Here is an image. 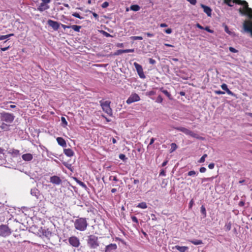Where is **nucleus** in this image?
Returning a JSON list of instances; mask_svg holds the SVG:
<instances>
[{
  "label": "nucleus",
  "mask_w": 252,
  "mask_h": 252,
  "mask_svg": "<svg viewBox=\"0 0 252 252\" xmlns=\"http://www.w3.org/2000/svg\"><path fill=\"white\" fill-rule=\"evenodd\" d=\"M173 249L179 251L180 252H187L189 250V248L187 246H180L178 245L175 246Z\"/></svg>",
  "instance_id": "nucleus-19"
},
{
  "label": "nucleus",
  "mask_w": 252,
  "mask_h": 252,
  "mask_svg": "<svg viewBox=\"0 0 252 252\" xmlns=\"http://www.w3.org/2000/svg\"><path fill=\"white\" fill-rule=\"evenodd\" d=\"M93 16L97 20H98V15L95 12H92Z\"/></svg>",
  "instance_id": "nucleus-60"
},
{
  "label": "nucleus",
  "mask_w": 252,
  "mask_h": 252,
  "mask_svg": "<svg viewBox=\"0 0 252 252\" xmlns=\"http://www.w3.org/2000/svg\"><path fill=\"white\" fill-rule=\"evenodd\" d=\"M207 157V154H204L203 155V156L200 158L198 162L200 163H202L205 161V158Z\"/></svg>",
  "instance_id": "nucleus-37"
},
{
  "label": "nucleus",
  "mask_w": 252,
  "mask_h": 252,
  "mask_svg": "<svg viewBox=\"0 0 252 252\" xmlns=\"http://www.w3.org/2000/svg\"><path fill=\"white\" fill-rule=\"evenodd\" d=\"M149 61L150 63H151L152 64H154L156 63V61L152 58H150L149 59Z\"/></svg>",
  "instance_id": "nucleus-53"
},
{
  "label": "nucleus",
  "mask_w": 252,
  "mask_h": 252,
  "mask_svg": "<svg viewBox=\"0 0 252 252\" xmlns=\"http://www.w3.org/2000/svg\"><path fill=\"white\" fill-rule=\"evenodd\" d=\"M164 32L167 34H170L172 32V31L171 29L168 28L167 29L165 30Z\"/></svg>",
  "instance_id": "nucleus-50"
},
{
  "label": "nucleus",
  "mask_w": 252,
  "mask_h": 252,
  "mask_svg": "<svg viewBox=\"0 0 252 252\" xmlns=\"http://www.w3.org/2000/svg\"><path fill=\"white\" fill-rule=\"evenodd\" d=\"M200 6L203 9V11L207 15L208 17H211L212 16V9L203 4H200Z\"/></svg>",
  "instance_id": "nucleus-12"
},
{
  "label": "nucleus",
  "mask_w": 252,
  "mask_h": 252,
  "mask_svg": "<svg viewBox=\"0 0 252 252\" xmlns=\"http://www.w3.org/2000/svg\"><path fill=\"white\" fill-rule=\"evenodd\" d=\"M99 103L103 111L107 113L109 116H112V110L110 107V101H103L102 100H100L99 101Z\"/></svg>",
  "instance_id": "nucleus-6"
},
{
  "label": "nucleus",
  "mask_w": 252,
  "mask_h": 252,
  "mask_svg": "<svg viewBox=\"0 0 252 252\" xmlns=\"http://www.w3.org/2000/svg\"><path fill=\"white\" fill-rule=\"evenodd\" d=\"M194 204V201H193V200L192 199L190 201H189V209H191L193 206Z\"/></svg>",
  "instance_id": "nucleus-51"
},
{
  "label": "nucleus",
  "mask_w": 252,
  "mask_h": 252,
  "mask_svg": "<svg viewBox=\"0 0 252 252\" xmlns=\"http://www.w3.org/2000/svg\"><path fill=\"white\" fill-rule=\"evenodd\" d=\"M200 211H201V214L203 215L204 217V218L206 217L207 214H206V208L204 205L201 206V208H200Z\"/></svg>",
  "instance_id": "nucleus-31"
},
{
  "label": "nucleus",
  "mask_w": 252,
  "mask_h": 252,
  "mask_svg": "<svg viewBox=\"0 0 252 252\" xmlns=\"http://www.w3.org/2000/svg\"><path fill=\"white\" fill-rule=\"evenodd\" d=\"M196 173L194 170L190 171L188 173V175L189 176H194L195 175H196Z\"/></svg>",
  "instance_id": "nucleus-40"
},
{
  "label": "nucleus",
  "mask_w": 252,
  "mask_h": 252,
  "mask_svg": "<svg viewBox=\"0 0 252 252\" xmlns=\"http://www.w3.org/2000/svg\"><path fill=\"white\" fill-rule=\"evenodd\" d=\"M187 1L193 5H195L197 3L196 0H187Z\"/></svg>",
  "instance_id": "nucleus-45"
},
{
  "label": "nucleus",
  "mask_w": 252,
  "mask_h": 252,
  "mask_svg": "<svg viewBox=\"0 0 252 252\" xmlns=\"http://www.w3.org/2000/svg\"><path fill=\"white\" fill-rule=\"evenodd\" d=\"M205 31H207L208 32H210V33H213L214 32V31L212 30H211L209 27H206L204 29Z\"/></svg>",
  "instance_id": "nucleus-46"
},
{
  "label": "nucleus",
  "mask_w": 252,
  "mask_h": 252,
  "mask_svg": "<svg viewBox=\"0 0 252 252\" xmlns=\"http://www.w3.org/2000/svg\"><path fill=\"white\" fill-rule=\"evenodd\" d=\"M9 47H10L9 46H7V47H1L0 48V50L2 51H5L7 50H8L9 48Z\"/></svg>",
  "instance_id": "nucleus-58"
},
{
  "label": "nucleus",
  "mask_w": 252,
  "mask_h": 252,
  "mask_svg": "<svg viewBox=\"0 0 252 252\" xmlns=\"http://www.w3.org/2000/svg\"><path fill=\"white\" fill-rule=\"evenodd\" d=\"M49 8V6L44 3L41 2L37 7V10L40 12H42Z\"/></svg>",
  "instance_id": "nucleus-17"
},
{
  "label": "nucleus",
  "mask_w": 252,
  "mask_h": 252,
  "mask_svg": "<svg viewBox=\"0 0 252 252\" xmlns=\"http://www.w3.org/2000/svg\"><path fill=\"white\" fill-rule=\"evenodd\" d=\"M145 34L146 35H147V36L148 37H153L154 36V34L153 33H151L150 32H146V33H145Z\"/></svg>",
  "instance_id": "nucleus-57"
},
{
  "label": "nucleus",
  "mask_w": 252,
  "mask_h": 252,
  "mask_svg": "<svg viewBox=\"0 0 252 252\" xmlns=\"http://www.w3.org/2000/svg\"><path fill=\"white\" fill-rule=\"evenodd\" d=\"M56 140L59 145L62 146L63 147H66V141L63 138L57 137Z\"/></svg>",
  "instance_id": "nucleus-20"
},
{
  "label": "nucleus",
  "mask_w": 252,
  "mask_h": 252,
  "mask_svg": "<svg viewBox=\"0 0 252 252\" xmlns=\"http://www.w3.org/2000/svg\"><path fill=\"white\" fill-rule=\"evenodd\" d=\"M75 180H76V182L80 186H81L82 187H83L84 189H86L87 188V186H86V184L84 183H83V182L78 180L77 178H75Z\"/></svg>",
  "instance_id": "nucleus-32"
},
{
  "label": "nucleus",
  "mask_w": 252,
  "mask_h": 252,
  "mask_svg": "<svg viewBox=\"0 0 252 252\" xmlns=\"http://www.w3.org/2000/svg\"><path fill=\"white\" fill-rule=\"evenodd\" d=\"M119 158L123 160H124L126 158V156L124 154H120L119 155Z\"/></svg>",
  "instance_id": "nucleus-56"
},
{
  "label": "nucleus",
  "mask_w": 252,
  "mask_h": 252,
  "mask_svg": "<svg viewBox=\"0 0 252 252\" xmlns=\"http://www.w3.org/2000/svg\"><path fill=\"white\" fill-rule=\"evenodd\" d=\"M215 93L216 94H224V92H222L220 90H217V91H215Z\"/></svg>",
  "instance_id": "nucleus-47"
},
{
  "label": "nucleus",
  "mask_w": 252,
  "mask_h": 252,
  "mask_svg": "<svg viewBox=\"0 0 252 252\" xmlns=\"http://www.w3.org/2000/svg\"><path fill=\"white\" fill-rule=\"evenodd\" d=\"M98 237L94 235H90L88 237L87 244L90 249H95L99 246Z\"/></svg>",
  "instance_id": "nucleus-4"
},
{
  "label": "nucleus",
  "mask_w": 252,
  "mask_h": 252,
  "mask_svg": "<svg viewBox=\"0 0 252 252\" xmlns=\"http://www.w3.org/2000/svg\"><path fill=\"white\" fill-rule=\"evenodd\" d=\"M109 180H113L116 182L118 181V179L117 177V176H110L109 177Z\"/></svg>",
  "instance_id": "nucleus-43"
},
{
  "label": "nucleus",
  "mask_w": 252,
  "mask_h": 252,
  "mask_svg": "<svg viewBox=\"0 0 252 252\" xmlns=\"http://www.w3.org/2000/svg\"><path fill=\"white\" fill-rule=\"evenodd\" d=\"M64 154L68 157H71L74 155V152L71 149H64L63 150Z\"/></svg>",
  "instance_id": "nucleus-22"
},
{
  "label": "nucleus",
  "mask_w": 252,
  "mask_h": 252,
  "mask_svg": "<svg viewBox=\"0 0 252 252\" xmlns=\"http://www.w3.org/2000/svg\"><path fill=\"white\" fill-rule=\"evenodd\" d=\"M14 116L13 114L3 112L0 113V128L4 131L9 130L11 124L13 122Z\"/></svg>",
  "instance_id": "nucleus-2"
},
{
  "label": "nucleus",
  "mask_w": 252,
  "mask_h": 252,
  "mask_svg": "<svg viewBox=\"0 0 252 252\" xmlns=\"http://www.w3.org/2000/svg\"><path fill=\"white\" fill-rule=\"evenodd\" d=\"M11 233V229L7 225H0V236L6 237Z\"/></svg>",
  "instance_id": "nucleus-7"
},
{
  "label": "nucleus",
  "mask_w": 252,
  "mask_h": 252,
  "mask_svg": "<svg viewBox=\"0 0 252 252\" xmlns=\"http://www.w3.org/2000/svg\"><path fill=\"white\" fill-rule=\"evenodd\" d=\"M206 169L205 167H202L200 168V169H199V171L201 173H204L205 172H206Z\"/></svg>",
  "instance_id": "nucleus-54"
},
{
  "label": "nucleus",
  "mask_w": 252,
  "mask_h": 252,
  "mask_svg": "<svg viewBox=\"0 0 252 252\" xmlns=\"http://www.w3.org/2000/svg\"><path fill=\"white\" fill-rule=\"evenodd\" d=\"M177 148V145L174 143H173L171 144V149L170 150V153H172L173 152L175 151Z\"/></svg>",
  "instance_id": "nucleus-33"
},
{
  "label": "nucleus",
  "mask_w": 252,
  "mask_h": 252,
  "mask_svg": "<svg viewBox=\"0 0 252 252\" xmlns=\"http://www.w3.org/2000/svg\"><path fill=\"white\" fill-rule=\"evenodd\" d=\"M214 179L213 177H209V178H203L201 179L202 183L207 182V181H211Z\"/></svg>",
  "instance_id": "nucleus-35"
},
{
  "label": "nucleus",
  "mask_w": 252,
  "mask_h": 252,
  "mask_svg": "<svg viewBox=\"0 0 252 252\" xmlns=\"http://www.w3.org/2000/svg\"><path fill=\"white\" fill-rule=\"evenodd\" d=\"M155 94H156L155 92H154L153 91H151L148 93V95H153Z\"/></svg>",
  "instance_id": "nucleus-62"
},
{
  "label": "nucleus",
  "mask_w": 252,
  "mask_h": 252,
  "mask_svg": "<svg viewBox=\"0 0 252 252\" xmlns=\"http://www.w3.org/2000/svg\"><path fill=\"white\" fill-rule=\"evenodd\" d=\"M117 246L116 244H110L105 247V252H112V250H116Z\"/></svg>",
  "instance_id": "nucleus-15"
},
{
  "label": "nucleus",
  "mask_w": 252,
  "mask_h": 252,
  "mask_svg": "<svg viewBox=\"0 0 252 252\" xmlns=\"http://www.w3.org/2000/svg\"><path fill=\"white\" fill-rule=\"evenodd\" d=\"M132 40H142L143 37L140 36H131L130 37Z\"/></svg>",
  "instance_id": "nucleus-38"
},
{
  "label": "nucleus",
  "mask_w": 252,
  "mask_h": 252,
  "mask_svg": "<svg viewBox=\"0 0 252 252\" xmlns=\"http://www.w3.org/2000/svg\"><path fill=\"white\" fill-rule=\"evenodd\" d=\"M162 101H163V98H162V96L161 95H159L157 97V98L156 99V102L158 103H161L162 102Z\"/></svg>",
  "instance_id": "nucleus-39"
},
{
  "label": "nucleus",
  "mask_w": 252,
  "mask_h": 252,
  "mask_svg": "<svg viewBox=\"0 0 252 252\" xmlns=\"http://www.w3.org/2000/svg\"><path fill=\"white\" fill-rule=\"evenodd\" d=\"M215 164L214 163H211L208 165V168L210 169H212L214 168Z\"/></svg>",
  "instance_id": "nucleus-52"
},
{
  "label": "nucleus",
  "mask_w": 252,
  "mask_h": 252,
  "mask_svg": "<svg viewBox=\"0 0 252 252\" xmlns=\"http://www.w3.org/2000/svg\"><path fill=\"white\" fill-rule=\"evenodd\" d=\"M116 46L119 48H122L124 47V43H118L116 44Z\"/></svg>",
  "instance_id": "nucleus-59"
},
{
  "label": "nucleus",
  "mask_w": 252,
  "mask_h": 252,
  "mask_svg": "<svg viewBox=\"0 0 252 252\" xmlns=\"http://www.w3.org/2000/svg\"><path fill=\"white\" fill-rule=\"evenodd\" d=\"M140 100L139 96L136 93L132 94L128 99L126 100V102L128 104H130L133 102L138 101Z\"/></svg>",
  "instance_id": "nucleus-8"
},
{
  "label": "nucleus",
  "mask_w": 252,
  "mask_h": 252,
  "mask_svg": "<svg viewBox=\"0 0 252 252\" xmlns=\"http://www.w3.org/2000/svg\"><path fill=\"white\" fill-rule=\"evenodd\" d=\"M47 23L55 31H57L60 28V24L57 21L50 19L48 20Z\"/></svg>",
  "instance_id": "nucleus-11"
},
{
  "label": "nucleus",
  "mask_w": 252,
  "mask_h": 252,
  "mask_svg": "<svg viewBox=\"0 0 252 252\" xmlns=\"http://www.w3.org/2000/svg\"><path fill=\"white\" fill-rule=\"evenodd\" d=\"M174 128L175 129H176L178 131H181V132L184 133L186 135H189V136H191L192 137L195 138L196 139H202V138L200 137L197 134L193 132V131L190 130L189 129L186 127L180 126V127H174Z\"/></svg>",
  "instance_id": "nucleus-5"
},
{
  "label": "nucleus",
  "mask_w": 252,
  "mask_h": 252,
  "mask_svg": "<svg viewBox=\"0 0 252 252\" xmlns=\"http://www.w3.org/2000/svg\"><path fill=\"white\" fill-rule=\"evenodd\" d=\"M130 8L132 11H137L140 10V7L138 5L133 4L130 6Z\"/></svg>",
  "instance_id": "nucleus-26"
},
{
  "label": "nucleus",
  "mask_w": 252,
  "mask_h": 252,
  "mask_svg": "<svg viewBox=\"0 0 252 252\" xmlns=\"http://www.w3.org/2000/svg\"><path fill=\"white\" fill-rule=\"evenodd\" d=\"M159 26L161 28H164L167 27V25L166 23H161Z\"/></svg>",
  "instance_id": "nucleus-64"
},
{
  "label": "nucleus",
  "mask_w": 252,
  "mask_h": 252,
  "mask_svg": "<svg viewBox=\"0 0 252 252\" xmlns=\"http://www.w3.org/2000/svg\"><path fill=\"white\" fill-rule=\"evenodd\" d=\"M231 225H232V223L230 221L226 223L224 226L225 230L227 231L230 230V229H231Z\"/></svg>",
  "instance_id": "nucleus-30"
},
{
  "label": "nucleus",
  "mask_w": 252,
  "mask_h": 252,
  "mask_svg": "<svg viewBox=\"0 0 252 252\" xmlns=\"http://www.w3.org/2000/svg\"><path fill=\"white\" fill-rule=\"evenodd\" d=\"M160 91L163 93L170 100L172 99L171 94L166 90H164L163 87L160 88Z\"/></svg>",
  "instance_id": "nucleus-23"
},
{
  "label": "nucleus",
  "mask_w": 252,
  "mask_h": 252,
  "mask_svg": "<svg viewBox=\"0 0 252 252\" xmlns=\"http://www.w3.org/2000/svg\"><path fill=\"white\" fill-rule=\"evenodd\" d=\"M61 26L63 28V29H69L70 28V26H67V25H63V24H61Z\"/></svg>",
  "instance_id": "nucleus-61"
},
{
  "label": "nucleus",
  "mask_w": 252,
  "mask_h": 252,
  "mask_svg": "<svg viewBox=\"0 0 252 252\" xmlns=\"http://www.w3.org/2000/svg\"><path fill=\"white\" fill-rule=\"evenodd\" d=\"M72 15L75 17H76V18H78L80 19H83V17H81L79 14L78 13H77V12H74L73 13H72Z\"/></svg>",
  "instance_id": "nucleus-41"
},
{
  "label": "nucleus",
  "mask_w": 252,
  "mask_h": 252,
  "mask_svg": "<svg viewBox=\"0 0 252 252\" xmlns=\"http://www.w3.org/2000/svg\"><path fill=\"white\" fill-rule=\"evenodd\" d=\"M131 220L133 222L136 223V224H138V220L137 218L135 216H132L131 217Z\"/></svg>",
  "instance_id": "nucleus-44"
},
{
  "label": "nucleus",
  "mask_w": 252,
  "mask_h": 252,
  "mask_svg": "<svg viewBox=\"0 0 252 252\" xmlns=\"http://www.w3.org/2000/svg\"><path fill=\"white\" fill-rule=\"evenodd\" d=\"M237 4L241 5L243 8L238 9L239 13L242 15H246L249 18L243 23V28L245 31L250 32L252 36V9L249 7L248 3L246 0H234Z\"/></svg>",
  "instance_id": "nucleus-1"
},
{
  "label": "nucleus",
  "mask_w": 252,
  "mask_h": 252,
  "mask_svg": "<svg viewBox=\"0 0 252 252\" xmlns=\"http://www.w3.org/2000/svg\"><path fill=\"white\" fill-rule=\"evenodd\" d=\"M69 27H70V28H71L74 31L77 32H79L81 28V26L75 25L70 26Z\"/></svg>",
  "instance_id": "nucleus-24"
},
{
  "label": "nucleus",
  "mask_w": 252,
  "mask_h": 252,
  "mask_svg": "<svg viewBox=\"0 0 252 252\" xmlns=\"http://www.w3.org/2000/svg\"><path fill=\"white\" fill-rule=\"evenodd\" d=\"M245 202L244 200H241L238 204V205L240 207H243L245 205Z\"/></svg>",
  "instance_id": "nucleus-49"
},
{
  "label": "nucleus",
  "mask_w": 252,
  "mask_h": 252,
  "mask_svg": "<svg viewBox=\"0 0 252 252\" xmlns=\"http://www.w3.org/2000/svg\"><path fill=\"white\" fill-rule=\"evenodd\" d=\"M221 88L223 90L225 91L227 93V94H228L231 96L235 95V94L232 91H231L230 90H229L228 89L227 86L226 84H225V83L222 84L221 85Z\"/></svg>",
  "instance_id": "nucleus-18"
},
{
  "label": "nucleus",
  "mask_w": 252,
  "mask_h": 252,
  "mask_svg": "<svg viewBox=\"0 0 252 252\" xmlns=\"http://www.w3.org/2000/svg\"><path fill=\"white\" fill-rule=\"evenodd\" d=\"M234 0H224V2L228 5L229 6L232 7L233 6V3H236L233 1Z\"/></svg>",
  "instance_id": "nucleus-27"
},
{
  "label": "nucleus",
  "mask_w": 252,
  "mask_h": 252,
  "mask_svg": "<svg viewBox=\"0 0 252 252\" xmlns=\"http://www.w3.org/2000/svg\"><path fill=\"white\" fill-rule=\"evenodd\" d=\"M229 50L231 52L234 53H236L238 52V51L237 50H236V49H235L234 48H233L232 47H229Z\"/></svg>",
  "instance_id": "nucleus-42"
},
{
  "label": "nucleus",
  "mask_w": 252,
  "mask_h": 252,
  "mask_svg": "<svg viewBox=\"0 0 252 252\" xmlns=\"http://www.w3.org/2000/svg\"><path fill=\"white\" fill-rule=\"evenodd\" d=\"M133 65H134L139 77L141 78H143V79L145 78V75L144 73L142 66L140 64H138V63H137L136 62L134 63Z\"/></svg>",
  "instance_id": "nucleus-9"
},
{
  "label": "nucleus",
  "mask_w": 252,
  "mask_h": 252,
  "mask_svg": "<svg viewBox=\"0 0 252 252\" xmlns=\"http://www.w3.org/2000/svg\"><path fill=\"white\" fill-rule=\"evenodd\" d=\"M165 172L164 169H162L159 173L160 176H165Z\"/></svg>",
  "instance_id": "nucleus-55"
},
{
  "label": "nucleus",
  "mask_w": 252,
  "mask_h": 252,
  "mask_svg": "<svg viewBox=\"0 0 252 252\" xmlns=\"http://www.w3.org/2000/svg\"><path fill=\"white\" fill-rule=\"evenodd\" d=\"M22 157L23 160L28 161H31L33 158L32 155L30 153L24 154Z\"/></svg>",
  "instance_id": "nucleus-21"
},
{
  "label": "nucleus",
  "mask_w": 252,
  "mask_h": 252,
  "mask_svg": "<svg viewBox=\"0 0 252 252\" xmlns=\"http://www.w3.org/2000/svg\"><path fill=\"white\" fill-rule=\"evenodd\" d=\"M155 140V139L154 138L152 137V138L151 139V140H150V143H149V145H152V144L154 143V142Z\"/></svg>",
  "instance_id": "nucleus-63"
},
{
  "label": "nucleus",
  "mask_w": 252,
  "mask_h": 252,
  "mask_svg": "<svg viewBox=\"0 0 252 252\" xmlns=\"http://www.w3.org/2000/svg\"><path fill=\"white\" fill-rule=\"evenodd\" d=\"M14 35V33H10V34L4 35H0V40H4V39H6L10 36H12Z\"/></svg>",
  "instance_id": "nucleus-29"
},
{
  "label": "nucleus",
  "mask_w": 252,
  "mask_h": 252,
  "mask_svg": "<svg viewBox=\"0 0 252 252\" xmlns=\"http://www.w3.org/2000/svg\"><path fill=\"white\" fill-rule=\"evenodd\" d=\"M191 243L195 245H201L203 244V242L201 240H189V241Z\"/></svg>",
  "instance_id": "nucleus-25"
},
{
  "label": "nucleus",
  "mask_w": 252,
  "mask_h": 252,
  "mask_svg": "<svg viewBox=\"0 0 252 252\" xmlns=\"http://www.w3.org/2000/svg\"><path fill=\"white\" fill-rule=\"evenodd\" d=\"M50 182L56 185H60L62 183V180L59 177L53 176L50 178Z\"/></svg>",
  "instance_id": "nucleus-14"
},
{
  "label": "nucleus",
  "mask_w": 252,
  "mask_h": 252,
  "mask_svg": "<svg viewBox=\"0 0 252 252\" xmlns=\"http://www.w3.org/2000/svg\"><path fill=\"white\" fill-rule=\"evenodd\" d=\"M100 32L106 37H113L112 35L104 31H100Z\"/></svg>",
  "instance_id": "nucleus-34"
},
{
  "label": "nucleus",
  "mask_w": 252,
  "mask_h": 252,
  "mask_svg": "<svg viewBox=\"0 0 252 252\" xmlns=\"http://www.w3.org/2000/svg\"><path fill=\"white\" fill-rule=\"evenodd\" d=\"M8 154L11 155L14 158L17 157L20 155V151L14 149L9 150L8 151Z\"/></svg>",
  "instance_id": "nucleus-16"
},
{
  "label": "nucleus",
  "mask_w": 252,
  "mask_h": 252,
  "mask_svg": "<svg viewBox=\"0 0 252 252\" xmlns=\"http://www.w3.org/2000/svg\"><path fill=\"white\" fill-rule=\"evenodd\" d=\"M137 207H138V208H140L141 209H146L147 208V204L146 202H142L139 203L137 205Z\"/></svg>",
  "instance_id": "nucleus-28"
},
{
  "label": "nucleus",
  "mask_w": 252,
  "mask_h": 252,
  "mask_svg": "<svg viewBox=\"0 0 252 252\" xmlns=\"http://www.w3.org/2000/svg\"><path fill=\"white\" fill-rule=\"evenodd\" d=\"M109 5V3L107 1L103 2L101 5L102 7L106 8Z\"/></svg>",
  "instance_id": "nucleus-48"
},
{
  "label": "nucleus",
  "mask_w": 252,
  "mask_h": 252,
  "mask_svg": "<svg viewBox=\"0 0 252 252\" xmlns=\"http://www.w3.org/2000/svg\"><path fill=\"white\" fill-rule=\"evenodd\" d=\"M61 121L62 124H63V126L64 127L66 126L67 125V122L66 121V119L64 117H61Z\"/></svg>",
  "instance_id": "nucleus-36"
},
{
  "label": "nucleus",
  "mask_w": 252,
  "mask_h": 252,
  "mask_svg": "<svg viewBox=\"0 0 252 252\" xmlns=\"http://www.w3.org/2000/svg\"><path fill=\"white\" fill-rule=\"evenodd\" d=\"M69 243L73 247L77 248L80 243L79 239L76 236H71L68 239Z\"/></svg>",
  "instance_id": "nucleus-10"
},
{
  "label": "nucleus",
  "mask_w": 252,
  "mask_h": 252,
  "mask_svg": "<svg viewBox=\"0 0 252 252\" xmlns=\"http://www.w3.org/2000/svg\"><path fill=\"white\" fill-rule=\"evenodd\" d=\"M74 225L76 229L80 231H84L86 229L88 223L86 218H78L74 221Z\"/></svg>",
  "instance_id": "nucleus-3"
},
{
  "label": "nucleus",
  "mask_w": 252,
  "mask_h": 252,
  "mask_svg": "<svg viewBox=\"0 0 252 252\" xmlns=\"http://www.w3.org/2000/svg\"><path fill=\"white\" fill-rule=\"evenodd\" d=\"M134 52V49H125V50H118L114 53V56H118L123 53H133Z\"/></svg>",
  "instance_id": "nucleus-13"
}]
</instances>
